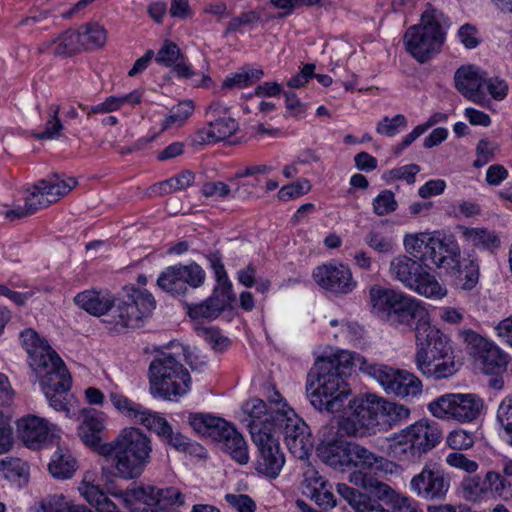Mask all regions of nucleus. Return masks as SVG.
Masks as SVG:
<instances>
[{"label": "nucleus", "mask_w": 512, "mask_h": 512, "mask_svg": "<svg viewBox=\"0 0 512 512\" xmlns=\"http://www.w3.org/2000/svg\"><path fill=\"white\" fill-rule=\"evenodd\" d=\"M443 434L437 422L422 418L389 438V455L399 461L415 463L436 448Z\"/></svg>", "instance_id": "3"}, {"label": "nucleus", "mask_w": 512, "mask_h": 512, "mask_svg": "<svg viewBox=\"0 0 512 512\" xmlns=\"http://www.w3.org/2000/svg\"><path fill=\"white\" fill-rule=\"evenodd\" d=\"M373 211L378 216H385L397 209V201L391 190L381 191L373 200Z\"/></svg>", "instance_id": "55"}, {"label": "nucleus", "mask_w": 512, "mask_h": 512, "mask_svg": "<svg viewBox=\"0 0 512 512\" xmlns=\"http://www.w3.org/2000/svg\"><path fill=\"white\" fill-rule=\"evenodd\" d=\"M382 423L388 421L390 425L406 420L410 415V409L405 405L387 401L379 397Z\"/></svg>", "instance_id": "46"}, {"label": "nucleus", "mask_w": 512, "mask_h": 512, "mask_svg": "<svg viewBox=\"0 0 512 512\" xmlns=\"http://www.w3.org/2000/svg\"><path fill=\"white\" fill-rule=\"evenodd\" d=\"M497 150V144L487 139H481L476 148L477 158L473 163L475 168H480L492 161Z\"/></svg>", "instance_id": "63"}, {"label": "nucleus", "mask_w": 512, "mask_h": 512, "mask_svg": "<svg viewBox=\"0 0 512 512\" xmlns=\"http://www.w3.org/2000/svg\"><path fill=\"white\" fill-rule=\"evenodd\" d=\"M417 369L422 375L434 380L448 378L456 372L455 362L450 355L445 359H427L425 367Z\"/></svg>", "instance_id": "40"}, {"label": "nucleus", "mask_w": 512, "mask_h": 512, "mask_svg": "<svg viewBox=\"0 0 512 512\" xmlns=\"http://www.w3.org/2000/svg\"><path fill=\"white\" fill-rule=\"evenodd\" d=\"M103 457L112 460V468L103 467V475L109 479L110 475L125 480L139 478L151 462L152 443L150 438L140 429L129 427L106 446L101 448Z\"/></svg>", "instance_id": "2"}, {"label": "nucleus", "mask_w": 512, "mask_h": 512, "mask_svg": "<svg viewBox=\"0 0 512 512\" xmlns=\"http://www.w3.org/2000/svg\"><path fill=\"white\" fill-rule=\"evenodd\" d=\"M483 408V401L475 394L448 393L428 404L429 412L436 418L471 422Z\"/></svg>", "instance_id": "11"}, {"label": "nucleus", "mask_w": 512, "mask_h": 512, "mask_svg": "<svg viewBox=\"0 0 512 512\" xmlns=\"http://www.w3.org/2000/svg\"><path fill=\"white\" fill-rule=\"evenodd\" d=\"M149 382L154 397L172 400L189 391L191 377L173 354L161 352L150 363Z\"/></svg>", "instance_id": "5"}, {"label": "nucleus", "mask_w": 512, "mask_h": 512, "mask_svg": "<svg viewBox=\"0 0 512 512\" xmlns=\"http://www.w3.org/2000/svg\"><path fill=\"white\" fill-rule=\"evenodd\" d=\"M407 119L403 114H397L393 118L385 116L376 126V131L379 134L389 137L398 133V128L406 127Z\"/></svg>", "instance_id": "58"}, {"label": "nucleus", "mask_w": 512, "mask_h": 512, "mask_svg": "<svg viewBox=\"0 0 512 512\" xmlns=\"http://www.w3.org/2000/svg\"><path fill=\"white\" fill-rule=\"evenodd\" d=\"M463 497L467 501L477 502L489 493L486 476L484 479L479 476H467L461 484Z\"/></svg>", "instance_id": "44"}, {"label": "nucleus", "mask_w": 512, "mask_h": 512, "mask_svg": "<svg viewBox=\"0 0 512 512\" xmlns=\"http://www.w3.org/2000/svg\"><path fill=\"white\" fill-rule=\"evenodd\" d=\"M60 106L52 104L49 106V116L45 124L44 131L35 133L34 137L39 140L56 139L63 130V124L59 119Z\"/></svg>", "instance_id": "49"}, {"label": "nucleus", "mask_w": 512, "mask_h": 512, "mask_svg": "<svg viewBox=\"0 0 512 512\" xmlns=\"http://www.w3.org/2000/svg\"><path fill=\"white\" fill-rule=\"evenodd\" d=\"M238 122L230 117H216L207 120V127L199 129L192 139L193 145H205L223 141L238 130Z\"/></svg>", "instance_id": "24"}, {"label": "nucleus", "mask_w": 512, "mask_h": 512, "mask_svg": "<svg viewBox=\"0 0 512 512\" xmlns=\"http://www.w3.org/2000/svg\"><path fill=\"white\" fill-rule=\"evenodd\" d=\"M449 25V19L442 11L428 5L420 22L404 34L406 51L419 63H426L440 52L446 37L445 28Z\"/></svg>", "instance_id": "4"}, {"label": "nucleus", "mask_w": 512, "mask_h": 512, "mask_svg": "<svg viewBox=\"0 0 512 512\" xmlns=\"http://www.w3.org/2000/svg\"><path fill=\"white\" fill-rule=\"evenodd\" d=\"M315 282L325 290L338 294L350 293L356 283L347 266L323 264L313 271Z\"/></svg>", "instance_id": "19"}, {"label": "nucleus", "mask_w": 512, "mask_h": 512, "mask_svg": "<svg viewBox=\"0 0 512 512\" xmlns=\"http://www.w3.org/2000/svg\"><path fill=\"white\" fill-rule=\"evenodd\" d=\"M351 481L356 485L364 488L369 494L366 495V497L370 498L371 500L372 497H375L381 501L389 500L391 502V498L397 495L395 491L387 484L380 482L371 475L364 474L362 472L353 473L351 475Z\"/></svg>", "instance_id": "34"}, {"label": "nucleus", "mask_w": 512, "mask_h": 512, "mask_svg": "<svg viewBox=\"0 0 512 512\" xmlns=\"http://www.w3.org/2000/svg\"><path fill=\"white\" fill-rule=\"evenodd\" d=\"M117 312L118 319L115 321V324L120 325L121 327H139L142 319L149 316L148 314L141 311L138 306H135L129 301H126L125 297L123 296L119 300Z\"/></svg>", "instance_id": "38"}, {"label": "nucleus", "mask_w": 512, "mask_h": 512, "mask_svg": "<svg viewBox=\"0 0 512 512\" xmlns=\"http://www.w3.org/2000/svg\"><path fill=\"white\" fill-rule=\"evenodd\" d=\"M427 313L419 301L400 292V297L396 299L385 321L397 328L412 329L418 321L424 319Z\"/></svg>", "instance_id": "21"}, {"label": "nucleus", "mask_w": 512, "mask_h": 512, "mask_svg": "<svg viewBox=\"0 0 512 512\" xmlns=\"http://www.w3.org/2000/svg\"><path fill=\"white\" fill-rule=\"evenodd\" d=\"M463 237L474 246H482L490 253L500 246V239L495 232L486 228H464Z\"/></svg>", "instance_id": "37"}, {"label": "nucleus", "mask_w": 512, "mask_h": 512, "mask_svg": "<svg viewBox=\"0 0 512 512\" xmlns=\"http://www.w3.org/2000/svg\"><path fill=\"white\" fill-rule=\"evenodd\" d=\"M411 490L426 501H444L450 489V477L437 464H426L410 481Z\"/></svg>", "instance_id": "16"}, {"label": "nucleus", "mask_w": 512, "mask_h": 512, "mask_svg": "<svg viewBox=\"0 0 512 512\" xmlns=\"http://www.w3.org/2000/svg\"><path fill=\"white\" fill-rule=\"evenodd\" d=\"M316 451L321 461L328 466L340 471L351 469V442L342 439L322 441Z\"/></svg>", "instance_id": "25"}, {"label": "nucleus", "mask_w": 512, "mask_h": 512, "mask_svg": "<svg viewBox=\"0 0 512 512\" xmlns=\"http://www.w3.org/2000/svg\"><path fill=\"white\" fill-rule=\"evenodd\" d=\"M84 50L102 48L107 42V31L98 22L83 24L78 29Z\"/></svg>", "instance_id": "36"}, {"label": "nucleus", "mask_w": 512, "mask_h": 512, "mask_svg": "<svg viewBox=\"0 0 512 512\" xmlns=\"http://www.w3.org/2000/svg\"><path fill=\"white\" fill-rule=\"evenodd\" d=\"M76 185L75 178H64L58 173H53L47 178L37 181L32 187V191L26 196L25 205L7 211L6 217L14 220L33 215L39 209L46 208L58 201Z\"/></svg>", "instance_id": "7"}, {"label": "nucleus", "mask_w": 512, "mask_h": 512, "mask_svg": "<svg viewBox=\"0 0 512 512\" xmlns=\"http://www.w3.org/2000/svg\"><path fill=\"white\" fill-rule=\"evenodd\" d=\"M369 296L372 312L385 321L396 299L400 297V291L374 286L370 289Z\"/></svg>", "instance_id": "32"}, {"label": "nucleus", "mask_w": 512, "mask_h": 512, "mask_svg": "<svg viewBox=\"0 0 512 512\" xmlns=\"http://www.w3.org/2000/svg\"><path fill=\"white\" fill-rule=\"evenodd\" d=\"M51 359H44V363L38 369H32L40 381L42 391H70L71 376L57 353L50 355Z\"/></svg>", "instance_id": "20"}, {"label": "nucleus", "mask_w": 512, "mask_h": 512, "mask_svg": "<svg viewBox=\"0 0 512 512\" xmlns=\"http://www.w3.org/2000/svg\"><path fill=\"white\" fill-rule=\"evenodd\" d=\"M194 103L192 100H185L173 106L169 115L163 121V129H168L171 126H181L194 112Z\"/></svg>", "instance_id": "47"}, {"label": "nucleus", "mask_w": 512, "mask_h": 512, "mask_svg": "<svg viewBox=\"0 0 512 512\" xmlns=\"http://www.w3.org/2000/svg\"><path fill=\"white\" fill-rule=\"evenodd\" d=\"M350 456L352 458L351 468L382 471L387 465V460L383 456L377 455L355 442H351Z\"/></svg>", "instance_id": "33"}, {"label": "nucleus", "mask_w": 512, "mask_h": 512, "mask_svg": "<svg viewBox=\"0 0 512 512\" xmlns=\"http://www.w3.org/2000/svg\"><path fill=\"white\" fill-rule=\"evenodd\" d=\"M424 258H394L390 264L392 276L407 288L419 295L431 299H442L447 289L431 273V267L423 262Z\"/></svg>", "instance_id": "6"}, {"label": "nucleus", "mask_w": 512, "mask_h": 512, "mask_svg": "<svg viewBox=\"0 0 512 512\" xmlns=\"http://www.w3.org/2000/svg\"><path fill=\"white\" fill-rule=\"evenodd\" d=\"M23 347L29 356V365L31 369H39L44 363V359L50 360L52 354L56 351L48 344L45 339H41L34 329H26L20 334Z\"/></svg>", "instance_id": "26"}, {"label": "nucleus", "mask_w": 512, "mask_h": 512, "mask_svg": "<svg viewBox=\"0 0 512 512\" xmlns=\"http://www.w3.org/2000/svg\"><path fill=\"white\" fill-rule=\"evenodd\" d=\"M447 444L453 450H466L473 446L474 436L463 429L454 430L449 433Z\"/></svg>", "instance_id": "62"}, {"label": "nucleus", "mask_w": 512, "mask_h": 512, "mask_svg": "<svg viewBox=\"0 0 512 512\" xmlns=\"http://www.w3.org/2000/svg\"><path fill=\"white\" fill-rule=\"evenodd\" d=\"M415 332L417 368L425 367L427 359H445L452 354L448 337L430 323L428 314L411 329Z\"/></svg>", "instance_id": "12"}, {"label": "nucleus", "mask_w": 512, "mask_h": 512, "mask_svg": "<svg viewBox=\"0 0 512 512\" xmlns=\"http://www.w3.org/2000/svg\"><path fill=\"white\" fill-rule=\"evenodd\" d=\"M486 480L489 492L502 498L512 495V485L499 472L489 471L486 473Z\"/></svg>", "instance_id": "53"}, {"label": "nucleus", "mask_w": 512, "mask_h": 512, "mask_svg": "<svg viewBox=\"0 0 512 512\" xmlns=\"http://www.w3.org/2000/svg\"><path fill=\"white\" fill-rule=\"evenodd\" d=\"M215 274L217 284L211 296L200 303L183 301L188 316L193 320H214L222 312L231 308L236 296L232 292V283L229 281L224 265L220 258H209Z\"/></svg>", "instance_id": "9"}, {"label": "nucleus", "mask_w": 512, "mask_h": 512, "mask_svg": "<svg viewBox=\"0 0 512 512\" xmlns=\"http://www.w3.org/2000/svg\"><path fill=\"white\" fill-rule=\"evenodd\" d=\"M262 76V70H243L226 77L223 81L222 88L241 89L253 84L254 81L259 80Z\"/></svg>", "instance_id": "51"}, {"label": "nucleus", "mask_w": 512, "mask_h": 512, "mask_svg": "<svg viewBox=\"0 0 512 512\" xmlns=\"http://www.w3.org/2000/svg\"><path fill=\"white\" fill-rule=\"evenodd\" d=\"M436 266L449 276L455 287L473 289L479 280V265L472 258H438Z\"/></svg>", "instance_id": "17"}, {"label": "nucleus", "mask_w": 512, "mask_h": 512, "mask_svg": "<svg viewBox=\"0 0 512 512\" xmlns=\"http://www.w3.org/2000/svg\"><path fill=\"white\" fill-rule=\"evenodd\" d=\"M258 424L252 428V441L257 447L258 456L255 469L268 478H276L285 464V456L280 448L279 437L274 431H261Z\"/></svg>", "instance_id": "13"}, {"label": "nucleus", "mask_w": 512, "mask_h": 512, "mask_svg": "<svg viewBox=\"0 0 512 512\" xmlns=\"http://www.w3.org/2000/svg\"><path fill=\"white\" fill-rule=\"evenodd\" d=\"M358 358L364 356L341 350L331 356L319 357L307 376L306 392L313 407L330 413L340 411L351 394L346 377L352 368L364 372Z\"/></svg>", "instance_id": "1"}, {"label": "nucleus", "mask_w": 512, "mask_h": 512, "mask_svg": "<svg viewBox=\"0 0 512 512\" xmlns=\"http://www.w3.org/2000/svg\"><path fill=\"white\" fill-rule=\"evenodd\" d=\"M110 401L121 414L138 421L145 408H143L140 404H137L126 396L112 392L109 395Z\"/></svg>", "instance_id": "50"}, {"label": "nucleus", "mask_w": 512, "mask_h": 512, "mask_svg": "<svg viewBox=\"0 0 512 512\" xmlns=\"http://www.w3.org/2000/svg\"><path fill=\"white\" fill-rule=\"evenodd\" d=\"M485 75L479 67L463 65L454 74L455 88L467 99L477 103H486Z\"/></svg>", "instance_id": "18"}, {"label": "nucleus", "mask_w": 512, "mask_h": 512, "mask_svg": "<svg viewBox=\"0 0 512 512\" xmlns=\"http://www.w3.org/2000/svg\"><path fill=\"white\" fill-rule=\"evenodd\" d=\"M306 496L310 497L311 500H313L319 507L323 509L332 508L336 504V499L329 483L318 488L317 490L313 488L312 491H306Z\"/></svg>", "instance_id": "57"}, {"label": "nucleus", "mask_w": 512, "mask_h": 512, "mask_svg": "<svg viewBox=\"0 0 512 512\" xmlns=\"http://www.w3.org/2000/svg\"><path fill=\"white\" fill-rule=\"evenodd\" d=\"M77 468V462L70 454L56 451L48 465L49 472L54 478L69 479Z\"/></svg>", "instance_id": "41"}, {"label": "nucleus", "mask_w": 512, "mask_h": 512, "mask_svg": "<svg viewBox=\"0 0 512 512\" xmlns=\"http://www.w3.org/2000/svg\"><path fill=\"white\" fill-rule=\"evenodd\" d=\"M204 282L205 271L198 264L191 263L168 267L159 275L157 286L173 297H184Z\"/></svg>", "instance_id": "14"}, {"label": "nucleus", "mask_w": 512, "mask_h": 512, "mask_svg": "<svg viewBox=\"0 0 512 512\" xmlns=\"http://www.w3.org/2000/svg\"><path fill=\"white\" fill-rule=\"evenodd\" d=\"M184 57L181 54L178 45L172 41L166 40L163 46L160 48L156 55V62L166 66H173L178 60H183Z\"/></svg>", "instance_id": "54"}, {"label": "nucleus", "mask_w": 512, "mask_h": 512, "mask_svg": "<svg viewBox=\"0 0 512 512\" xmlns=\"http://www.w3.org/2000/svg\"><path fill=\"white\" fill-rule=\"evenodd\" d=\"M70 505L63 495H49L39 502L34 512H69Z\"/></svg>", "instance_id": "56"}, {"label": "nucleus", "mask_w": 512, "mask_h": 512, "mask_svg": "<svg viewBox=\"0 0 512 512\" xmlns=\"http://www.w3.org/2000/svg\"><path fill=\"white\" fill-rule=\"evenodd\" d=\"M226 502L238 512H254L256 504L253 499L246 494H231L225 495Z\"/></svg>", "instance_id": "64"}, {"label": "nucleus", "mask_w": 512, "mask_h": 512, "mask_svg": "<svg viewBox=\"0 0 512 512\" xmlns=\"http://www.w3.org/2000/svg\"><path fill=\"white\" fill-rule=\"evenodd\" d=\"M289 416L285 411L276 416V432L281 430L284 434L288 450L296 458L307 459L314 447V439L308 425L299 419L293 411Z\"/></svg>", "instance_id": "15"}, {"label": "nucleus", "mask_w": 512, "mask_h": 512, "mask_svg": "<svg viewBox=\"0 0 512 512\" xmlns=\"http://www.w3.org/2000/svg\"><path fill=\"white\" fill-rule=\"evenodd\" d=\"M350 413L338 421V431L349 437H364L380 430L382 414L379 397L368 395L348 402Z\"/></svg>", "instance_id": "8"}, {"label": "nucleus", "mask_w": 512, "mask_h": 512, "mask_svg": "<svg viewBox=\"0 0 512 512\" xmlns=\"http://www.w3.org/2000/svg\"><path fill=\"white\" fill-rule=\"evenodd\" d=\"M138 421L150 431L155 432L162 440L169 436L172 429V426L165 418L148 409L144 410Z\"/></svg>", "instance_id": "48"}, {"label": "nucleus", "mask_w": 512, "mask_h": 512, "mask_svg": "<svg viewBox=\"0 0 512 512\" xmlns=\"http://www.w3.org/2000/svg\"><path fill=\"white\" fill-rule=\"evenodd\" d=\"M168 445L172 446L175 450L180 452H196L200 446L192 442L188 437L180 432H174L171 429L169 436H166L163 440Z\"/></svg>", "instance_id": "61"}, {"label": "nucleus", "mask_w": 512, "mask_h": 512, "mask_svg": "<svg viewBox=\"0 0 512 512\" xmlns=\"http://www.w3.org/2000/svg\"><path fill=\"white\" fill-rule=\"evenodd\" d=\"M478 359L482 364L483 372L491 375H499L506 371L509 362L508 355L493 343L489 344Z\"/></svg>", "instance_id": "35"}, {"label": "nucleus", "mask_w": 512, "mask_h": 512, "mask_svg": "<svg viewBox=\"0 0 512 512\" xmlns=\"http://www.w3.org/2000/svg\"><path fill=\"white\" fill-rule=\"evenodd\" d=\"M358 361L364 365V373L376 379L387 395L405 400L421 395L422 382L413 373L384 364L370 363L366 358H358Z\"/></svg>", "instance_id": "10"}, {"label": "nucleus", "mask_w": 512, "mask_h": 512, "mask_svg": "<svg viewBox=\"0 0 512 512\" xmlns=\"http://www.w3.org/2000/svg\"><path fill=\"white\" fill-rule=\"evenodd\" d=\"M311 189L310 183L308 180L304 179L302 181H297L288 185L283 186L278 191V198L282 201H289L292 199H296L302 195L308 193Z\"/></svg>", "instance_id": "59"}, {"label": "nucleus", "mask_w": 512, "mask_h": 512, "mask_svg": "<svg viewBox=\"0 0 512 512\" xmlns=\"http://www.w3.org/2000/svg\"><path fill=\"white\" fill-rule=\"evenodd\" d=\"M83 420L78 427V436L83 443L103 456L101 448L108 442H102L105 429V419L102 412L95 409H84Z\"/></svg>", "instance_id": "23"}, {"label": "nucleus", "mask_w": 512, "mask_h": 512, "mask_svg": "<svg viewBox=\"0 0 512 512\" xmlns=\"http://www.w3.org/2000/svg\"><path fill=\"white\" fill-rule=\"evenodd\" d=\"M188 421L193 430L213 440L219 439L229 422L225 419L206 413H191Z\"/></svg>", "instance_id": "29"}, {"label": "nucleus", "mask_w": 512, "mask_h": 512, "mask_svg": "<svg viewBox=\"0 0 512 512\" xmlns=\"http://www.w3.org/2000/svg\"><path fill=\"white\" fill-rule=\"evenodd\" d=\"M74 302L77 306L91 315L100 316L112 308L114 298L109 294H102L98 291L87 290L78 293L74 297Z\"/></svg>", "instance_id": "31"}, {"label": "nucleus", "mask_w": 512, "mask_h": 512, "mask_svg": "<svg viewBox=\"0 0 512 512\" xmlns=\"http://www.w3.org/2000/svg\"><path fill=\"white\" fill-rule=\"evenodd\" d=\"M83 49L82 40L78 31L67 29L57 36V47L53 54L55 56L68 57L72 56Z\"/></svg>", "instance_id": "43"}, {"label": "nucleus", "mask_w": 512, "mask_h": 512, "mask_svg": "<svg viewBox=\"0 0 512 512\" xmlns=\"http://www.w3.org/2000/svg\"><path fill=\"white\" fill-rule=\"evenodd\" d=\"M245 409L250 417L248 427L251 435L254 424H258L262 428L261 431L267 432L276 430V416L278 413L285 412L280 408L275 411L269 410L267 404L259 398L252 399L250 402L246 403Z\"/></svg>", "instance_id": "28"}, {"label": "nucleus", "mask_w": 512, "mask_h": 512, "mask_svg": "<svg viewBox=\"0 0 512 512\" xmlns=\"http://www.w3.org/2000/svg\"><path fill=\"white\" fill-rule=\"evenodd\" d=\"M404 246L408 253H421L422 256H457L459 250L453 242L447 243L443 239L430 236L427 233L408 235L404 239Z\"/></svg>", "instance_id": "22"}, {"label": "nucleus", "mask_w": 512, "mask_h": 512, "mask_svg": "<svg viewBox=\"0 0 512 512\" xmlns=\"http://www.w3.org/2000/svg\"><path fill=\"white\" fill-rule=\"evenodd\" d=\"M216 441L223 443L224 450L237 463L244 465L249 461L248 446L243 436L230 423Z\"/></svg>", "instance_id": "30"}, {"label": "nucleus", "mask_w": 512, "mask_h": 512, "mask_svg": "<svg viewBox=\"0 0 512 512\" xmlns=\"http://www.w3.org/2000/svg\"><path fill=\"white\" fill-rule=\"evenodd\" d=\"M261 10H252L240 13L238 16L232 17L227 23L224 36L231 33L241 31L243 27H250L261 20Z\"/></svg>", "instance_id": "52"}, {"label": "nucleus", "mask_w": 512, "mask_h": 512, "mask_svg": "<svg viewBox=\"0 0 512 512\" xmlns=\"http://www.w3.org/2000/svg\"><path fill=\"white\" fill-rule=\"evenodd\" d=\"M201 193L204 197L207 198H218L225 199L228 197H235V192L233 193L229 185L222 181H210L205 182L202 185Z\"/></svg>", "instance_id": "60"}, {"label": "nucleus", "mask_w": 512, "mask_h": 512, "mask_svg": "<svg viewBox=\"0 0 512 512\" xmlns=\"http://www.w3.org/2000/svg\"><path fill=\"white\" fill-rule=\"evenodd\" d=\"M195 175L189 170H183L178 175L159 182L151 187L152 192L158 195H167L172 192L185 190L194 182Z\"/></svg>", "instance_id": "39"}, {"label": "nucleus", "mask_w": 512, "mask_h": 512, "mask_svg": "<svg viewBox=\"0 0 512 512\" xmlns=\"http://www.w3.org/2000/svg\"><path fill=\"white\" fill-rule=\"evenodd\" d=\"M17 432L27 446L33 447L48 439L50 427L44 418L28 415L17 421Z\"/></svg>", "instance_id": "27"}, {"label": "nucleus", "mask_w": 512, "mask_h": 512, "mask_svg": "<svg viewBox=\"0 0 512 512\" xmlns=\"http://www.w3.org/2000/svg\"><path fill=\"white\" fill-rule=\"evenodd\" d=\"M123 297H125L126 301L138 306L141 311L149 316L156 307L155 298L148 290H140L134 286H126L124 287Z\"/></svg>", "instance_id": "45"}, {"label": "nucleus", "mask_w": 512, "mask_h": 512, "mask_svg": "<svg viewBox=\"0 0 512 512\" xmlns=\"http://www.w3.org/2000/svg\"><path fill=\"white\" fill-rule=\"evenodd\" d=\"M79 491L98 512H115L116 504L98 486L85 483L79 487Z\"/></svg>", "instance_id": "42"}]
</instances>
